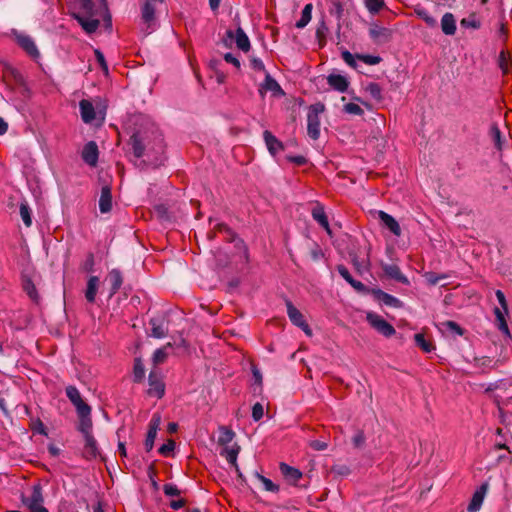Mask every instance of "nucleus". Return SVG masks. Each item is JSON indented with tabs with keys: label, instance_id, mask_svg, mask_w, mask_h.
Instances as JSON below:
<instances>
[{
	"label": "nucleus",
	"instance_id": "20",
	"mask_svg": "<svg viewBox=\"0 0 512 512\" xmlns=\"http://www.w3.org/2000/svg\"><path fill=\"white\" fill-rule=\"evenodd\" d=\"M73 16L81 25L83 30L88 34L94 33L99 27L100 22L98 19H94L93 17H89L86 15H81L79 13L73 14Z\"/></svg>",
	"mask_w": 512,
	"mask_h": 512
},
{
	"label": "nucleus",
	"instance_id": "13",
	"mask_svg": "<svg viewBox=\"0 0 512 512\" xmlns=\"http://www.w3.org/2000/svg\"><path fill=\"white\" fill-rule=\"evenodd\" d=\"M79 417V423L77 429L82 433L83 436L92 434V419H91V407L86 408L84 411L77 412Z\"/></svg>",
	"mask_w": 512,
	"mask_h": 512
},
{
	"label": "nucleus",
	"instance_id": "4",
	"mask_svg": "<svg viewBox=\"0 0 512 512\" xmlns=\"http://www.w3.org/2000/svg\"><path fill=\"white\" fill-rule=\"evenodd\" d=\"M367 321L368 323L380 334L384 335L385 337H391L396 333L395 328L387 322L385 319H383L381 316L375 314V313H368L367 314Z\"/></svg>",
	"mask_w": 512,
	"mask_h": 512
},
{
	"label": "nucleus",
	"instance_id": "12",
	"mask_svg": "<svg viewBox=\"0 0 512 512\" xmlns=\"http://www.w3.org/2000/svg\"><path fill=\"white\" fill-rule=\"evenodd\" d=\"M148 380H149V389L147 391L148 395L155 396L158 399H161L165 394V384L163 383V381L154 372H150Z\"/></svg>",
	"mask_w": 512,
	"mask_h": 512
},
{
	"label": "nucleus",
	"instance_id": "16",
	"mask_svg": "<svg viewBox=\"0 0 512 512\" xmlns=\"http://www.w3.org/2000/svg\"><path fill=\"white\" fill-rule=\"evenodd\" d=\"M263 138L271 155L276 156L279 152L284 151V144L277 139L269 130L263 132Z\"/></svg>",
	"mask_w": 512,
	"mask_h": 512
},
{
	"label": "nucleus",
	"instance_id": "21",
	"mask_svg": "<svg viewBox=\"0 0 512 512\" xmlns=\"http://www.w3.org/2000/svg\"><path fill=\"white\" fill-rule=\"evenodd\" d=\"M22 289L32 302L39 304L41 297L32 279L26 275L22 276Z\"/></svg>",
	"mask_w": 512,
	"mask_h": 512
},
{
	"label": "nucleus",
	"instance_id": "57",
	"mask_svg": "<svg viewBox=\"0 0 512 512\" xmlns=\"http://www.w3.org/2000/svg\"><path fill=\"white\" fill-rule=\"evenodd\" d=\"M94 54H95V58L101 68V70L105 73V74H108V65H107V62L105 60V57H104V54L99 50V49H95L94 50Z\"/></svg>",
	"mask_w": 512,
	"mask_h": 512
},
{
	"label": "nucleus",
	"instance_id": "30",
	"mask_svg": "<svg viewBox=\"0 0 512 512\" xmlns=\"http://www.w3.org/2000/svg\"><path fill=\"white\" fill-rule=\"evenodd\" d=\"M98 286L99 278L97 276H90L85 290V298L89 303L95 302Z\"/></svg>",
	"mask_w": 512,
	"mask_h": 512
},
{
	"label": "nucleus",
	"instance_id": "11",
	"mask_svg": "<svg viewBox=\"0 0 512 512\" xmlns=\"http://www.w3.org/2000/svg\"><path fill=\"white\" fill-rule=\"evenodd\" d=\"M267 91L272 92L277 97L285 95L279 83L268 72H266L265 80L259 88V93L264 96Z\"/></svg>",
	"mask_w": 512,
	"mask_h": 512
},
{
	"label": "nucleus",
	"instance_id": "28",
	"mask_svg": "<svg viewBox=\"0 0 512 512\" xmlns=\"http://www.w3.org/2000/svg\"><path fill=\"white\" fill-rule=\"evenodd\" d=\"M151 325V336L154 338H163L167 335V327L164 325V320L160 318H151L149 321Z\"/></svg>",
	"mask_w": 512,
	"mask_h": 512
},
{
	"label": "nucleus",
	"instance_id": "56",
	"mask_svg": "<svg viewBox=\"0 0 512 512\" xmlns=\"http://www.w3.org/2000/svg\"><path fill=\"white\" fill-rule=\"evenodd\" d=\"M366 442V437L363 430H358L352 437V444L355 448H362Z\"/></svg>",
	"mask_w": 512,
	"mask_h": 512
},
{
	"label": "nucleus",
	"instance_id": "38",
	"mask_svg": "<svg viewBox=\"0 0 512 512\" xmlns=\"http://www.w3.org/2000/svg\"><path fill=\"white\" fill-rule=\"evenodd\" d=\"M167 348H172L171 343H167L162 348L157 349L153 354V362L154 364H162L166 361L168 357Z\"/></svg>",
	"mask_w": 512,
	"mask_h": 512
},
{
	"label": "nucleus",
	"instance_id": "51",
	"mask_svg": "<svg viewBox=\"0 0 512 512\" xmlns=\"http://www.w3.org/2000/svg\"><path fill=\"white\" fill-rule=\"evenodd\" d=\"M258 479L263 483L265 490L270 492H278L279 486L275 483H273L270 479L266 478L263 475H260L257 473Z\"/></svg>",
	"mask_w": 512,
	"mask_h": 512
},
{
	"label": "nucleus",
	"instance_id": "41",
	"mask_svg": "<svg viewBox=\"0 0 512 512\" xmlns=\"http://www.w3.org/2000/svg\"><path fill=\"white\" fill-rule=\"evenodd\" d=\"M460 24L465 28L479 29L481 27V21L475 13H471L467 18H463Z\"/></svg>",
	"mask_w": 512,
	"mask_h": 512
},
{
	"label": "nucleus",
	"instance_id": "49",
	"mask_svg": "<svg viewBox=\"0 0 512 512\" xmlns=\"http://www.w3.org/2000/svg\"><path fill=\"white\" fill-rule=\"evenodd\" d=\"M356 58L368 65H376L382 60L380 56H373L368 54H357Z\"/></svg>",
	"mask_w": 512,
	"mask_h": 512
},
{
	"label": "nucleus",
	"instance_id": "31",
	"mask_svg": "<svg viewBox=\"0 0 512 512\" xmlns=\"http://www.w3.org/2000/svg\"><path fill=\"white\" fill-rule=\"evenodd\" d=\"M143 22L149 27L155 20V7L150 0H146L141 8Z\"/></svg>",
	"mask_w": 512,
	"mask_h": 512
},
{
	"label": "nucleus",
	"instance_id": "22",
	"mask_svg": "<svg viewBox=\"0 0 512 512\" xmlns=\"http://www.w3.org/2000/svg\"><path fill=\"white\" fill-rule=\"evenodd\" d=\"M327 83L331 88L338 92H346L349 86V81L346 77L340 74H330L327 77Z\"/></svg>",
	"mask_w": 512,
	"mask_h": 512
},
{
	"label": "nucleus",
	"instance_id": "48",
	"mask_svg": "<svg viewBox=\"0 0 512 512\" xmlns=\"http://www.w3.org/2000/svg\"><path fill=\"white\" fill-rule=\"evenodd\" d=\"M415 13L430 27H435L437 25V21L434 17L429 15V13L425 9H416Z\"/></svg>",
	"mask_w": 512,
	"mask_h": 512
},
{
	"label": "nucleus",
	"instance_id": "25",
	"mask_svg": "<svg viewBox=\"0 0 512 512\" xmlns=\"http://www.w3.org/2000/svg\"><path fill=\"white\" fill-rule=\"evenodd\" d=\"M81 118L84 123H92L95 120L96 113L93 104L86 99H82L79 103Z\"/></svg>",
	"mask_w": 512,
	"mask_h": 512
},
{
	"label": "nucleus",
	"instance_id": "7",
	"mask_svg": "<svg viewBox=\"0 0 512 512\" xmlns=\"http://www.w3.org/2000/svg\"><path fill=\"white\" fill-rule=\"evenodd\" d=\"M161 424V416L159 413L153 414L150 422H149V428L146 434V439L144 442V446L147 452H150L153 449L154 441L157 436V431L159 429V426Z\"/></svg>",
	"mask_w": 512,
	"mask_h": 512
},
{
	"label": "nucleus",
	"instance_id": "42",
	"mask_svg": "<svg viewBox=\"0 0 512 512\" xmlns=\"http://www.w3.org/2000/svg\"><path fill=\"white\" fill-rule=\"evenodd\" d=\"M366 91L370 94V96L376 101L380 102L383 99L382 96V88L378 83L371 82L367 85Z\"/></svg>",
	"mask_w": 512,
	"mask_h": 512
},
{
	"label": "nucleus",
	"instance_id": "33",
	"mask_svg": "<svg viewBox=\"0 0 512 512\" xmlns=\"http://www.w3.org/2000/svg\"><path fill=\"white\" fill-rule=\"evenodd\" d=\"M312 10L313 5L312 3H308L304 6L300 19L296 22L295 26L298 29H303L308 25V23L311 21L312 18Z\"/></svg>",
	"mask_w": 512,
	"mask_h": 512
},
{
	"label": "nucleus",
	"instance_id": "5",
	"mask_svg": "<svg viewBox=\"0 0 512 512\" xmlns=\"http://www.w3.org/2000/svg\"><path fill=\"white\" fill-rule=\"evenodd\" d=\"M286 306L290 321L297 327L301 328L308 336H311L312 330L300 310H298L290 300H286Z\"/></svg>",
	"mask_w": 512,
	"mask_h": 512
},
{
	"label": "nucleus",
	"instance_id": "50",
	"mask_svg": "<svg viewBox=\"0 0 512 512\" xmlns=\"http://www.w3.org/2000/svg\"><path fill=\"white\" fill-rule=\"evenodd\" d=\"M490 135L495 144V147L501 150V131L497 125H493L490 128Z\"/></svg>",
	"mask_w": 512,
	"mask_h": 512
},
{
	"label": "nucleus",
	"instance_id": "8",
	"mask_svg": "<svg viewBox=\"0 0 512 512\" xmlns=\"http://www.w3.org/2000/svg\"><path fill=\"white\" fill-rule=\"evenodd\" d=\"M371 295L373 298L383 303L386 306L393 307V308H402L403 302L399 300L398 298L384 292L383 290L379 288H373L371 289Z\"/></svg>",
	"mask_w": 512,
	"mask_h": 512
},
{
	"label": "nucleus",
	"instance_id": "23",
	"mask_svg": "<svg viewBox=\"0 0 512 512\" xmlns=\"http://www.w3.org/2000/svg\"><path fill=\"white\" fill-rule=\"evenodd\" d=\"M312 217L315 221L318 222V224L323 227L328 233H330V226L328 217L325 213L324 206L320 203H317L311 211Z\"/></svg>",
	"mask_w": 512,
	"mask_h": 512
},
{
	"label": "nucleus",
	"instance_id": "47",
	"mask_svg": "<svg viewBox=\"0 0 512 512\" xmlns=\"http://www.w3.org/2000/svg\"><path fill=\"white\" fill-rule=\"evenodd\" d=\"M365 3L371 14H377L385 7L384 0H366Z\"/></svg>",
	"mask_w": 512,
	"mask_h": 512
},
{
	"label": "nucleus",
	"instance_id": "32",
	"mask_svg": "<svg viewBox=\"0 0 512 512\" xmlns=\"http://www.w3.org/2000/svg\"><path fill=\"white\" fill-rule=\"evenodd\" d=\"M23 503L27 506L38 505L43 502L42 487L38 485L33 486L31 495L28 498L22 499Z\"/></svg>",
	"mask_w": 512,
	"mask_h": 512
},
{
	"label": "nucleus",
	"instance_id": "29",
	"mask_svg": "<svg viewBox=\"0 0 512 512\" xmlns=\"http://www.w3.org/2000/svg\"><path fill=\"white\" fill-rule=\"evenodd\" d=\"M441 29L446 35H454L456 32V20L452 13L447 12L441 19Z\"/></svg>",
	"mask_w": 512,
	"mask_h": 512
},
{
	"label": "nucleus",
	"instance_id": "45",
	"mask_svg": "<svg viewBox=\"0 0 512 512\" xmlns=\"http://www.w3.org/2000/svg\"><path fill=\"white\" fill-rule=\"evenodd\" d=\"M20 215L26 227H30L32 224L31 209L27 202L20 204Z\"/></svg>",
	"mask_w": 512,
	"mask_h": 512
},
{
	"label": "nucleus",
	"instance_id": "26",
	"mask_svg": "<svg viewBox=\"0 0 512 512\" xmlns=\"http://www.w3.org/2000/svg\"><path fill=\"white\" fill-rule=\"evenodd\" d=\"M378 215L384 226L389 229L391 233L395 236L401 235L400 225L394 217L384 211H379Z\"/></svg>",
	"mask_w": 512,
	"mask_h": 512
},
{
	"label": "nucleus",
	"instance_id": "19",
	"mask_svg": "<svg viewBox=\"0 0 512 512\" xmlns=\"http://www.w3.org/2000/svg\"><path fill=\"white\" fill-rule=\"evenodd\" d=\"M369 34L378 43H387L392 39V31L390 29L377 25L370 28Z\"/></svg>",
	"mask_w": 512,
	"mask_h": 512
},
{
	"label": "nucleus",
	"instance_id": "37",
	"mask_svg": "<svg viewBox=\"0 0 512 512\" xmlns=\"http://www.w3.org/2000/svg\"><path fill=\"white\" fill-rule=\"evenodd\" d=\"M215 230L218 233L225 234L227 242H234L237 239V234L225 223H218Z\"/></svg>",
	"mask_w": 512,
	"mask_h": 512
},
{
	"label": "nucleus",
	"instance_id": "59",
	"mask_svg": "<svg viewBox=\"0 0 512 512\" xmlns=\"http://www.w3.org/2000/svg\"><path fill=\"white\" fill-rule=\"evenodd\" d=\"M239 453V447L236 449L226 450V460L234 467L237 468V455Z\"/></svg>",
	"mask_w": 512,
	"mask_h": 512
},
{
	"label": "nucleus",
	"instance_id": "52",
	"mask_svg": "<svg viewBox=\"0 0 512 512\" xmlns=\"http://www.w3.org/2000/svg\"><path fill=\"white\" fill-rule=\"evenodd\" d=\"M424 278L429 285H436L440 280L445 279L446 275H441L436 272H426Z\"/></svg>",
	"mask_w": 512,
	"mask_h": 512
},
{
	"label": "nucleus",
	"instance_id": "40",
	"mask_svg": "<svg viewBox=\"0 0 512 512\" xmlns=\"http://www.w3.org/2000/svg\"><path fill=\"white\" fill-rule=\"evenodd\" d=\"M77 5L82 10L83 14L89 17H93L95 15L94 11V3L92 0H76Z\"/></svg>",
	"mask_w": 512,
	"mask_h": 512
},
{
	"label": "nucleus",
	"instance_id": "54",
	"mask_svg": "<svg viewBox=\"0 0 512 512\" xmlns=\"http://www.w3.org/2000/svg\"><path fill=\"white\" fill-rule=\"evenodd\" d=\"M174 449H175V441L172 439H169V440H167L166 443L161 445V447L158 449V452L162 456L167 457L171 454V452H173Z\"/></svg>",
	"mask_w": 512,
	"mask_h": 512
},
{
	"label": "nucleus",
	"instance_id": "53",
	"mask_svg": "<svg viewBox=\"0 0 512 512\" xmlns=\"http://www.w3.org/2000/svg\"><path fill=\"white\" fill-rule=\"evenodd\" d=\"M147 475L150 479V482H151V486L153 488L154 491H158L159 490V484L158 482L156 481L155 477L157 475V470L155 468V465L152 463L149 465L148 469H147Z\"/></svg>",
	"mask_w": 512,
	"mask_h": 512
},
{
	"label": "nucleus",
	"instance_id": "27",
	"mask_svg": "<svg viewBox=\"0 0 512 512\" xmlns=\"http://www.w3.org/2000/svg\"><path fill=\"white\" fill-rule=\"evenodd\" d=\"M108 279L111 284L110 288V297L115 295L123 284V276L120 270L112 269L108 274Z\"/></svg>",
	"mask_w": 512,
	"mask_h": 512
},
{
	"label": "nucleus",
	"instance_id": "14",
	"mask_svg": "<svg viewBox=\"0 0 512 512\" xmlns=\"http://www.w3.org/2000/svg\"><path fill=\"white\" fill-rule=\"evenodd\" d=\"M381 268L386 277L393 279L399 283L404 285H409L410 282L408 278L401 272L399 266L395 264H381Z\"/></svg>",
	"mask_w": 512,
	"mask_h": 512
},
{
	"label": "nucleus",
	"instance_id": "61",
	"mask_svg": "<svg viewBox=\"0 0 512 512\" xmlns=\"http://www.w3.org/2000/svg\"><path fill=\"white\" fill-rule=\"evenodd\" d=\"M264 415L263 405L259 402L255 403L252 407V418L254 421H259Z\"/></svg>",
	"mask_w": 512,
	"mask_h": 512
},
{
	"label": "nucleus",
	"instance_id": "63",
	"mask_svg": "<svg viewBox=\"0 0 512 512\" xmlns=\"http://www.w3.org/2000/svg\"><path fill=\"white\" fill-rule=\"evenodd\" d=\"M350 472L349 467L346 465H334L331 468V473L339 476H347Z\"/></svg>",
	"mask_w": 512,
	"mask_h": 512
},
{
	"label": "nucleus",
	"instance_id": "39",
	"mask_svg": "<svg viewBox=\"0 0 512 512\" xmlns=\"http://www.w3.org/2000/svg\"><path fill=\"white\" fill-rule=\"evenodd\" d=\"M328 32V27L324 20H322L317 28H316V38L318 40L319 47L322 48L326 43V34Z\"/></svg>",
	"mask_w": 512,
	"mask_h": 512
},
{
	"label": "nucleus",
	"instance_id": "43",
	"mask_svg": "<svg viewBox=\"0 0 512 512\" xmlns=\"http://www.w3.org/2000/svg\"><path fill=\"white\" fill-rule=\"evenodd\" d=\"M234 436L235 433L231 429L224 426L220 427V436L218 438V443L220 445H227L233 440Z\"/></svg>",
	"mask_w": 512,
	"mask_h": 512
},
{
	"label": "nucleus",
	"instance_id": "15",
	"mask_svg": "<svg viewBox=\"0 0 512 512\" xmlns=\"http://www.w3.org/2000/svg\"><path fill=\"white\" fill-rule=\"evenodd\" d=\"M487 490H488V483H483L473 493L471 501L467 507L468 512H477L481 508Z\"/></svg>",
	"mask_w": 512,
	"mask_h": 512
},
{
	"label": "nucleus",
	"instance_id": "44",
	"mask_svg": "<svg viewBox=\"0 0 512 512\" xmlns=\"http://www.w3.org/2000/svg\"><path fill=\"white\" fill-rule=\"evenodd\" d=\"M94 265H95V259L94 254L92 252H88L86 254L85 260L80 264V270L82 272H93L94 271Z\"/></svg>",
	"mask_w": 512,
	"mask_h": 512
},
{
	"label": "nucleus",
	"instance_id": "55",
	"mask_svg": "<svg viewBox=\"0 0 512 512\" xmlns=\"http://www.w3.org/2000/svg\"><path fill=\"white\" fill-rule=\"evenodd\" d=\"M444 327L451 330L452 332L456 333L459 336H463L465 330L456 322L448 320L442 323Z\"/></svg>",
	"mask_w": 512,
	"mask_h": 512
},
{
	"label": "nucleus",
	"instance_id": "3",
	"mask_svg": "<svg viewBox=\"0 0 512 512\" xmlns=\"http://www.w3.org/2000/svg\"><path fill=\"white\" fill-rule=\"evenodd\" d=\"M233 40L236 43L238 49L243 52H248L250 50V40L244 30L239 26L236 31L227 30L225 33V37L223 38V43L227 47H231Z\"/></svg>",
	"mask_w": 512,
	"mask_h": 512
},
{
	"label": "nucleus",
	"instance_id": "18",
	"mask_svg": "<svg viewBox=\"0 0 512 512\" xmlns=\"http://www.w3.org/2000/svg\"><path fill=\"white\" fill-rule=\"evenodd\" d=\"M279 469H280V472L282 473V475L284 476V478L290 483V484H293V485H296L297 482L302 478L303 474L302 472L295 468V467H292L284 462H281L279 464Z\"/></svg>",
	"mask_w": 512,
	"mask_h": 512
},
{
	"label": "nucleus",
	"instance_id": "46",
	"mask_svg": "<svg viewBox=\"0 0 512 512\" xmlns=\"http://www.w3.org/2000/svg\"><path fill=\"white\" fill-rule=\"evenodd\" d=\"M494 313L496 315L498 329L501 332H503V333H505L507 335H510L509 328H508L507 322L505 320L504 314L497 307L495 308Z\"/></svg>",
	"mask_w": 512,
	"mask_h": 512
},
{
	"label": "nucleus",
	"instance_id": "17",
	"mask_svg": "<svg viewBox=\"0 0 512 512\" xmlns=\"http://www.w3.org/2000/svg\"><path fill=\"white\" fill-rule=\"evenodd\" d=\"M66 396L71 401V403L75 406L76 411H85L86 408L90 407L81 397L79 390L75 386H67L66 387Z\"/></svg>",
	"mask_w": 512,
	"mask_h": 512
},
{
	"label": "nucleus",
	"instance_id": "60",
	"mask_svg": "<svg viewBox=\"0 0 512 512\" xmlns=\"http://www.w3.org/2000/svg\"><path fill=\"white\" fill-rule=\"evenodd\" d=\"M349 284L359 293L371 294L372 288H368L361 281L353 279Z\"/></svg>",
	"mask_w": 512,
	"mask_h": 512
},
{
	"label": "nucleus",
	"instance_id": "62",
	"mask_svg": "<svg viewBox=\"0 0 512 512\" xmlns=\"http://www.w3.org/2000/svg\"><path fill=\"white\" fill-rule=\"evenodd\" d=\"M163 492L166 496H179L181 493L178 487L171 483L163 486Z\"/></svg>",
	"mask_w": 512,
	"mask_h": 512
},
{
	"label": "nucleus",
	"instance_id": "36",
	"mask_svg": "<svg viewBox=\"0 0 512 512\" xmlns=\"http://www.w3.org/2000/svg\"><path fill=\"white\" fill-rule=\"evenodd\" d=\"M511 64L512 60L509 53L505 50H502L498 56V66L502 70L504 75L509 73Z\"/></svg>",
	"mask_w": 512,
	"mask_h": 512
},
{
	"label": "nucleus",
	"instance_id": "1",
	"mask_svg": "<svg viewBox=\"0 0 512 512\" xmlns=\"http://www.w3.org/2000/svg\"><path fill=\"white\" fill-rule=\"evenodd\" d=\"M128 145L140 165L157 168L163 165L166 156V144L161 131L153 124L136 129L129 138Z\"/></svg>",
	"mask_w": 512,
	"mask_h": 512
},
{
	"label": "nucleus",
	"instance_id": "58",
	"mask_svg": "<svg viewBox=\"0 0 512 512\" xmlns=\"http://www.w3.org/2000/svg\"><path fill=\"white\" fill-rule=\"evenodd\" d=\"M344 112L352 115H362L364 113L363 109L356 103H348L343 108Z\"/></svg>",
	"mask_w": 512,
	"mask_h": 512
},
{
	"label": "nucleus",
	"instance_id": "64",
	"mask_svg": "<svg viewBox=\"0 0 512 512\" xmlns=\"http://www.w3.org/2000/svg\"><path fill=\"white\" fill-rule=\"evenodd\" d=\"M342 58L343 60L352 68H356L357 67V63L355 61V58L354 56L348 51V50H344L342 52Z\"/></svg>",
	"mask_w": 512,
	"mask_h": 512
},
{
	"label": "nucleus",
	"instance_id": "10",
	"mask_svg": "<svg viewBox=\"0 0 512 512\" xmlns=\"http://www.w3.org/2000/svg\"><path fill=\"white\" fill-rule=\"evenodd\" d=\"M83 161L91 167H95L98 163L99 150L96 142L90 141L84 145L82 150Z\"/></svg>",
	"mask_w": 512,
	"mask_h": 512
},
{
	"label": "nucleus",
	"instance_id": "35",
	"mask_svg": "<svg viewBox=\"0 0 512 512\" xmlns=\"http://www.w3.org/2000/svg\"><path fill=\"white\" fill-rule=\"evenodd\" d=\"M416 345L425 353H430L435 349V346L430 340H427L421 333H417L414 336Z\"/></svg>",
	"mask_w": 512,
	"mask_h": 512
},
{
	"label": "nucleus",
	"instance_id": "24",
	"mask_svg": "<svg viewBox=\"0 0 512 512\" xmlns=\"http://www.w3.org/2000/svg\"><path fill=\"white\" fill-rule=\"evenodd\" d=\"M99 209L101 213H108L112 209V192L109 185H104L101 189Z\"/></svg>",
	"mask_w": 512,
	"mask_h": 512
},
{
	"label": "nucleus",
	"instance_id": "9",
	"mask_svg": "<svg viewBox=\"0 0 512 512\" xmlns=\"http://www.w3.org/2000/svg\"><path fill=\"white\" fill-rule=\"evenodd\" d=\"M84 438V447L82 451V456L88 461L96 459L99 455V448L97 445V441L94 438L93 434L83 436Z\"/></svg>",
	"mask_w": 512,
	"mask_h": 512
},
{
	"label": "nucleus",
	"instance_id": "2",
	"mask_svg": "<svg viewBox=\"0 0 512 512\" xmlns=\"http://www.w3.org/2000/svg\"><path fill=\"white\" fill-rule=\"evenodd\" d=\"M325 106L322 103H316L309 107L307 115V134L317 140L320 136V119L319 114L324 112Z\"/></svg>",
	"mask_w": 512,
	"mask_h": 512
},
{
	"label": "nucleus",
	"instance_id": "6",
	"mask_svg": "<svg viewBox=\"0 0 512 512\" xmlns=\"http://www.w3.org/2000/svg\"><path fill=\"white\" fill-rule=\"evenodd\" d=\"M15 40L17 45L24 50L31 59L38 60L40 58V52L34 40L29 35L15 33Z\"/></svg>",
	"mask_w": 512,
	"mask_h": 512
},
{
	"label": "nucleus",
	"instance_id": "34",
	"mask_svg": "<svg viewBox=\"0 0 512 512\" xmlns=\"http://www.w3.org/2000/svg\"><path fill=\"white\" fill-rule=\"evenodd\" d=\"M145 378V368L141 358L134 359L133 365V381L135 383H141Z\"/></svg>",
	"mask_w": 512,
	"mask_h": 512
}]
</instances>
